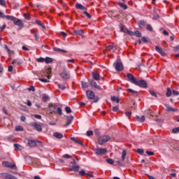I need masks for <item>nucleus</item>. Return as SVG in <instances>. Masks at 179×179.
Wrapping results in <instances>:
<instances>
[{
  "mask_svg": "<svg viewBox=\"0 0 179 179\" xmlns=\"http://www.w3.org/2000/svg\"><path fill=\"white\" fill-rule=\"evenodd\" d=\"M134 85L139 86V87H143V89H146V87H148V83H146L144 80H136L134 81Z\"/></svg>",
  "mask_w": 179,
  "mask_h": 179,
  "instance_id": "nucleus-4",
  "label": "nucleus"
},
{
  "mask_svg": "<svg viewBox=\"0 0 179 179\" xmlns=\"http://www.w3.org/2000/svg\"><path fill=\"white\" fill-rule=\"evenodd\" d=\"M20 119H21V121H22V122H24V121H26V117L24 115H22Z\"/></svg>",
  "mask_w": 179,
  "mask_h": 179,
  "instance_id": "nucleus-63",
  "label": "nucleus"
},
{
  "mask_svg": "<svg viewBox=\"0 0 179 179\" xmlns=\"http://www.w3.org/2000/svg\"><path fill=\"white\" fill-rule=\"evenodd\" d=\"M15 64H16V65L19 66L22 64V60H17V59L13 60L12 64L15 65Z\"/></svg>",
  "mask_w": 179,
  "mask_h": 179,
  "instance_id": "nucleus-32",
  "label": "nucleus"
},
{
  "mask_svg": "<svg viewBox=\"0 0 179 179\" xmlns=\"http://www.w3.org/2000/svg\"><path fill=\"white\" fill-rule=\"evenodd\" d=\"M173 134H179V127H175L172 129Z\"/></svg>",
  "mask_w": 179,
  "mask_h": 179,
  "instance_id": "nucleus-43",
  "label": "nucleus"
},
{
  "mask_svg": "<svg viewBox=\"0 0 179 179\" xmlns=\"http://www.w3.org/2000/svg\"><path fill=\"white\" fill-rule=\"evenodd\" d=\"M155 51L160 54V55L164 56L166 55V53L163 51V50L159 48V46H155Z\"/></svg>",
  "mask_w": 179,
  "mask_h": 179,
  "instance_id": "nucleus-18",
  "label": "nucleus"
},
{
  "mask_svg": "<svg viewBox=\"0 0 179 179\" xmlns=\"http://www.w3.org/2000/svg\"><path fill=\"white\" fill-rule=\"evenodd\" d=\"M146 24V22H145V20H140L138 22V26L140 27V29H143V27H145Z\"/></svg>",
  "mask_w": 179,
  "mask_h": 179,
  "instance_id": "nucleus-27",
  "label": "nucleus"
},
{
  "mask_svg": "<svg viewBox=\"0 0 179 179\" xmlns=\"http://www.w3.org/2000/svg\"><path fill=\"white\" fill-rule=\"evenodd\" d=\"M4 18L7 20H11V22H14V20H16V17L12 16V15H5Z\"/></svg>",
  "mask_w": 179,
  "mask_h": 179,
  "instance_id": "nucleus-25",
  "label": "nucleus"
},
{
  "mask_svg": "<svg viewBox=\"0 0 179 179\" xmlns=\"http://www.w3.org/2000/svg\"><path fill=\"white\" fill-rule=\"evenodd\" d=\"M58 87L61 89V90H65L66 89V87L65 85H62L60 84H58Z\"/></svg>",
  "mask_w": 179,
  "mask_h": 179,
  "instance_id": "nucleus-52",
  "label": "nucleus"
},
{
  "mask_svg": "<svg viewBox=\"0 0 179 179\" xmlns=\"http://www.w3.org/2000/svg\"><path fill=\"white\" fill-rule=\"evenodd\" d=\"M36 61H37V62H41V63L45 62V58L39 57V58L36 59Z\"/></svg>",
  "mask_w": 179,
  "mask_h": 179,
  "instance_id": "nucleus-38",
  "label": "nucleus"
},
{
  "mask_svg": "<svg viewBox=\"0 0 179 179\" xmlns=\"http://www.w3.org/2000/svg\"><path fill=\"white\" fill-rule=\"evenodd\" d=\"M74 33H75V34H77L78 36H82L83 34V30H78V31L75 30Z\"/></svg>",
  "mask_w": 179,
  "mask_h": 179,
  "instance_id": "nucleus-37",
  "label": "nucleus"
},
{
  "mask_svg": "<svg viewBox=\"0 0 179 179\" xmlns=\"http://www.w3.org/2000/svg\"><path fill=\"white\" fill-rule=\"evenodd\" d=\"M2 164L4 167H10V169H16V165L8 162V161H3L2 162Z\"/></svg>",
  "mask_w": 179,
  "mask_h": 179,
  "instance_id": "nucleus-12",
  "label": "nucleus"
},
{
  "mask_svg": "<svg viewBox=\"0 0 179 179\" xmlns=\"http://www.w3.org/2000/svg\"><path fill=\"white\" fill-rule=\"evenodd\" d=\"M14 148H15V150H22V149H23L22 145H20V144H17V143L14 144Z\"/></svg>",
  "mask_w": 179,
  "mask_h": 179,
  "instance_id": "nucleus-30",
  "label": "nucleus"
},
{
  "mask_svg": "<svg viewBox=\"0 0 179 179\" xmlns=\"http://www.w3.org/2000/svg\"><path fill=\"white\" fill-rule=\"evenodd\" d=\"M71 141H73L76 143H78V145H80V146H84L83 142L76 139V138H75V137L71 138Z\"/></svg>",
  "mask_w": 179,
  "mask_h": 179,
  "instance_id": "nucleus-24",
  "label": "nucleus"
},
{
  "mask_svg": "<svg viewBox=\"0 0 179 179\" xmlns=\"http://www.w3.org/2000/svg\"><path fill=\"white\" fill-rule=\"evenodd\" d=\"M95 155L97 156H104L107 153V148H96L94 150Z\"/></svg>",
  "mask_w": 179,
  "mask_h": 179,
  "instance_id": "nucleus-3",
  "label": "nucleus"
},
{
  "mask_svg": "<svg viewBox=\"0 0 179 179\" xmlns=\"http://www.w3.org/2000/svg\"><path fill=\"white\" fill-rule=\"evenodd\" d=\"M50 96H48V94H42V101H43L44 103H47V101H50Z\"/></svg>",
  "mask_w": 179,
  "mask_h": 179,
  "instance_id": "nucleus-17",
  "label": "nucleus"
},
{
  "mask_svg": "<svg viewBox=\"0 0 179 179\" xmlns=\"http://www.w3.org/2000/svg\"><path fill=\"white\" fill-rule=\"evenodd\" d=\"M54 59L51 57H46L45 58V64H51Z\"/></svg>",
  "mask_w": 179,
  "mask_h": 179,
  "instance_id": "nucleus-29",
  "label": "nucleus"
},
{
  "mask_svg": "<svg viewBox=\"0 0 179 179\" xmlns=\"http://www.w3.org/2000/svg\"><path fill=\"white\" fill-rule=\"evenodd\" d=\"M87 136H92L93 131H92V130L87 131Z\"/></svg>",
  "mask_w": 179,
  "mask_h": 179,
  "instance_id": "nucleus-54",
  "label": "nucleus"
},
{
  "mask_svg": "<svg viewBox=\"0 0 179 179\" xmlns=\"http://www.w3.org/2000/svg\"><path fill=\"white\" fill-rule=\"evenodd\" d=\"M146 153L148 154V156H153L155 155V152L152 151H146Z\"/></svg>",
  "mask_w": 179,
  "mask_h": 179,
  "instance_id": "nucleus-57",
  "label": "nucleus"
},
{
  "mask_svg": "<svg viewBox=\"0 0 179 179\" xmlns=\"http://www.w3.org/2000/svg\"><path fill=\"white\" fill-rule=\"evenodd\" d=\"M53 136H55V138H57V139H62V138H64V135H62V134L58 133V132L54 133Z\"/></svg>",
  "mask_w": 179,
  "mask_h": 179,
  "instance_id": "nucleus-22",
  "label": "nucleus"
},
{
  "mask_svg": "<svg viewBox=\"0 0 179 179\" xmlns=\"http://www.w3.org/2000/svg\"><path fill=\"white\" fill-rule=\"evenodd\" d=\"M72 121H73V116H68L66 123L64 124L65 128L69 127V125H71V124H72Z\"/></svg>",
  "mask_w": 179,
  "mask_h": 179,
  "instance_id": "nucleus-14",
  "label": "nucleus"
},
{
  "mask_svg": "<svg viewBox=\"0 0 179 179\" xmlns=\"http://www.w3.org/2000/svg\"><path fill=\"white\" fill-rule=\"evenodd\" d=\"M171 94H173V92H171V90L170 89V87L167 88V92L166 94V97H170L171 96Z\"/></svg>",
  "mask_w": 179,
  "mask_h": 179,
  "instance_id": "nucleus-31",
  "label": "nucleus"
},
{
  "mask_svg": "<svg viewBox=\"0 0 179 179\" xmlns=\"http://www.w3.org/2000/svg\"><path fill=\"white\" fill-rule=\"evenodd\" d=\"M31 125L38 132H41L43 131V128L41 127V125L40 124H38V123L33 122H31Z\"/></svg>",
  "mask_w": 179,
  "mask_h": 179,
  "instance_id": "nucleus-9",
  "label": "nucleus"
},
{
  "mask_svg": "<svg viewBox=\"0 0 179 179\" xmlns=\"http://www.w3.org/2000/svg\"><path fill=\"white\" fill-rule=\"evenodd\" d=\"M108 141H110V136H102L98 139L99 145H104V143H107Z\"/></svg>",
  "mask_w": 179,
  "mask_h": 179,
  "instance_id": "nucleus-5",
  "label": "nucleus"
},
{
  "mask_svg": "<svg viewBox=\"0 0 179 179\" xmlns=\"http://www.w3.org/2000/svg\"><path fill=\"white\" fill-rule=\"evenodd\" d=\"M37 143H41V141L36 140H28V145L29 148H36Z\"/></svg>",
  "mask_w": 179,
  "mask_h": 179,
  "instance_id": "nucleus-10",
  "label": "nucleus"
},
{
  "mask_svg": "<svg viewBox=\"0 0 179 179\" xmlns=\"http://www.w3.org/2000/svg\"><path fill=\"white\" fill-rule=\"evenodd\" d=\"M53 50L54 51H57V52H65V53L68 52V51L63 49H60L59 48H57V47H55Z\"/></svg>",
  "mask_w": 179,
  "mask_h": 179,
  "instance_id": "nucleus-28",
  "label": "nucleus"
},
{
  "mask_svg": "<svg viewBox=\"0 0 179 179\" xmlns=\"http://www.w3.org/2000/svg\"><path fill=\"white\" fill-rule=\"evenodd\" d=\"M82 84V87H83V89H87V87H89V83H86V82H81Z\"/></svg>",
  "mask_w": 179,
  "mask_h": 179,
  "instance_id": "nucleus-33",
  "label": "nucleus"
},
{
  "mask_svg": "<svg viewBox=\"0 0 179 179\" xmlns=\"http://www.w3.org/2000/svg\"><path fill=\"white\" fill-rule=\"evenodd\" d=\"M92 77L94 80H100V74L99 73H92Z\"/></svg>",
  "mask_w": 179,
  "mask_h": 179,
  "instance_id": "nucleus-23",
  "label": "nucleus"
},
{
  "mask_svg": "<svg viewBox=\"0 0 179 179\" xmlns=\"http://www.w3.org/2000/svg\"><path fill=\"white\" fill-rule=\"evenodd\" d=\"M38 80H40V82H42L43 83H48V82H50V80L46 78H39Z\"/></svg>",
  "mask_w": 179,
  "mask_h": 179,
  "instance_id": "nucleus-40",
  "label": "nucleus"
},
{
  "mask_svg": "<svg viewBox=\"0 0 179 179\" xmlns=\"http://www.w3.org/2000/svg\"><path fill=\"white\" fill-rule=\"evenodd\" d=\"M86 96L90 100H93L94 97H96V94H94V92L87 90L86 91Z\"/></svg>",
  "mask_w": 179,
  "mask_h": 179,
  "instance_id": "nucleus-11",
  "label": "nucleus"
},
{
  "mask_svg": "<svg viewBox=\"0 0 179 179\" xmlns=\"http://www.w3.org/2000/svg\"><path fill=\"white\" fill-rule=\"evenodd\" d=\"M76 9H80L81 10H87V8L85 6H83V5L79 3H77L76 4Z\"/></svg>",
  "mask_w": 179,
  "mask_h": 179,
  "instance_id": "nucleus-19",
  "label": "nucleus"
},
{
  "mask_svg": "<svg viewBox=\"0 0 179 179\" xmlns=\"http://www.w3.org/2000/svg\"><path fill=\"white\" fill-rule=\"evenodd\" d=\"M147 30H148V31H153V27H152V25L148 24L147 25Z\"/></svg>",
  "mask_w": 179,
  "mask_h": 179,
  "instance_id": "nucleus-50",
  "label": "nucleus"
},
{
  "mask_svg": "<svg viewBox=\"0 0 179 179\" xmlns=\"http://www.w3.org/2000/svg\"><path fill=\"white\" fill-rule=\"evenodd\" d=\"M60 77L62 78V79H71V73H69V70H68L66 66H63V71L60 73Z\"/></svg>",
  "mask_w": 179,
  "mask_h": 179,
  "instance_id": "nucleus-1",
  "label": "nucleus"
},
{
  "mask_svg": "<svg viewBox=\"0 0 179 179\" xmlns=\"http://www.w3.org/2000/svg\"><path fill=\"white\" fill-rule=\"evenodd\" d=\"M148 92L153 97H157V94H156L155 91L149 90Z\"/></svg>",
  "mask_w": 179,
  "mask_h": 179,
  "instance_id": "nucleus-44",
  "label": "nucleus"
},
{
  "mask_svg": "<svg viewBox=\"0 0 179 179\" xmlns=\"http://www.w3.org/2000/svg\"><path fill=\"white\" fill-rule=\"evenodd\" d=\"M36 24H38V26H41V27H43V29H45V26L43 25V24L41 23V21H40V20H36Z\"/></svg>",
  "mask_w": 179,
  "mask_h": 179,
  "instance_id": "nucleus-41",
  "label": "nucleus"
},
{
  "mask_svg": "<svg viewBox=\"0 0 179 179\" xmlns=\"http://www.w3.org/2000/svg\"><path fill=\"white\" fill-rule=\"evenodd\" d=\"M64 159H72V157L69 155V154H65L64 155L62 156Z\"/></svg>",
  "mask_w": 179,
  "mask_h": 179,
  "instance_id": "nucleus-51",
  "label": "nucleus"
},
{
  "mask_svg": "<svg viewBox=\"0 0 179 179\" xmlns=\"http://www.w3.org/2000/svg\"><path fill=\"white\" fill-rule=\"evenodd\" d=\"M112 101H115L116 103H120V98L117 96H111Z\"/></svg>",
  "mask_w": 179,
  "mask_h": 179,
  "instance_id": "nucleus-34",
  "label": "nucleus"
},
{
  "mask_svg": "<svg viewBox=\"0 0 179 179\" xmlns=\"http://www.w3.org/2000/svg\"><path fill=\"white\" fill-rule=\"evenodd\" d=\"M127 78L129 79V80H130V82H131V83H134V85H135V81L136 80V79H135V76H134V75L128 73Z\"/></svg>",
  "mask_w": 179,
  "mask_h": 179,
  "instance_id": "nucleus-15",
  "label": "nucleus"
},
{
  "mask_svg": "<svg viewBox=\"0 0 179 179\" xmlns=\"http://www.w3.org/2000/svg\"><path fill=\"white\" fill-rule=\"evenodd\" d=\"M172 94H173V96H179L178 91H176V90H174L172 91Z\"/></svg>",
  "mask_w": 179,
  "mask_h": 179,
  "instance_id": "nucleus-55",
  "label": "nucleus"
},
{
  "mask_svg": "<svg viewBox=\"0 0 179 179\" xmlns=\"http://www.w3.org/2000/svg\"><path fill=\"white\" fill-rule=\"evenodd\" d=\"M119 109L118 106H114L113 108V111H114V113H117V110Z\"/></svg>",
  "mask_w": 179,
  "mask_h": 179,
  "instance_id": "nucleus-62",
  "label": "nucleus"
},
{
  "mask_svg": "<svg viewBox=\"0 0 179 179\" xmlns=\"http://www.w3.org/2000/svg\"><path fill=\"white\" fill-rule=\"evenodd\" d=\"M13 24L15 25V26H23V22H22V20L16 18V20H14L13 21Z\"/></svg>",
  "mask_w": 179,
  "mask_h": 179,
  "instance_id": "nucleus-21",
  "label": "nucleus"
},
{
  "mask_svg": "<svg viewBox=\"0 0 179 179\" xmlns=\"http://www.w3.org/2000/svg\"><path fill=\"white\" fill-rule=\"evenodd\" d=\"M115 69L117 71V72H121V71L124 70V65L120 62H115L113 64Z\"/></svg>",
  "mask_w": 179,
  "mask_h": 179,
  "instance_id": "nucleus-6",
  "label": "nucleus"
},
{
  "mask_svg": "<svg viewBox=\"0 0 179 179\" xmlns=\"http://www.w3.org/2000/svg\"><path fill=\"white\" fill-rule=\"evenodd\" d=\"M65 111L67 114H71V113H72V110L71 109V108L69 106H66L65 108Z\"/></svg>",
  "mask_w": 179,
  "mask_h": 179,
  "instance_id": "nucleus-39",
  "label": "nucleus"
},
{
  "mask_svg": "<svg viewBox=\"0 0 179 179\" xmlns=\"http://www.w3.org/2000/svg\"><path fill=\"white\" fill-rule=\"evenodd\" d=\"M127 92H129L130 93H131L132 94H138L139 93L138 91H135L131 88H129L127 90Z\"/></svg>",
  "mask_w": 179,
  "mask_h": 179,
  "instance_id": "nucleus-35",
  "label": "nucleus"
},
{
  "mask_svg": "<svg viewBox=\"0 0 179 179\" xmlns=\"http://www.w3.org/2000/svg\"><path fill=\"white\" fill-rule=\"evenodd\" d=\"M48 108L50 111V114H52V113H57V107L52 104H49Z\"/></svg>",
  "mask_w": 179,
  "mask_h": 179,
  "instance_id": "nucleus-16",
  "label": "nucleus"
},
{
  "mask_svg": "<svg viewBox=\"0 0 179 179\" xmlns=\"http://www.w3.org/2000/svg\"><path fill=\"white\" fill-rule=\"evenodd\" d=\"M126 157H127V150H124L122 152V159L121 161H117V164L122 167V166H124V162L125 160Z\"/></svg>",
  "mask_w": 179,
  "mask_h": 179,
  "instance_id": "nucleus-7",
  "label": "nucleus"
},
{
  "mask_svg": "<svg viewBox=\"0 0 179 179\" xmlns=\"http://www.w3.org/2000/svg\"><path fill=\"white\" fill-rule=\"evenodd\" d=\"M90 86L93 90H102L101 87L100 85H97V83L94 80H92L90 83Z\"/></svg>",
  "mask_w": 179,
  "mask_h": 179,
  "instance_id": "nucleus-8",
  "label": "nucleus"
},
{
  "mask_svg": "<svg viewBox=\"0 0 179 179\" xmlns=\"http://www.w3.org/2000/svg\"><path fill=\"white\" fill-rule=\"evenodd\" d=\"M83 14L87 16V17H88V19H90L92 17V15H90L89 13H87V11H84Z\"/></svg>",
  "mask_w": 179,
  "mask_h": 179,
  "instance_id": "nucleus-53",
  "label": "nucleus"
},
{
  "mask_svg": "<svg viewBox=\"0 0 179 179\" xmlns=\"http://www.w3.org/2000/svg\"><path fill=\"white\" fill-rule=\"evenodd\" d=\"M125 114H126L127 117H131L132 115V113L129 111L125 112Z\"/></svg>",
  "mask_w": 179,
  "mask_h": 179,
  "instance_id": "nucleus-61",
  "label": "nucleus"
},
{
  "mask_svg": "<svg viewBox=\"0 0 179 179\" xmlns=\"http://www.w3.org/2000/svg\"><path fill=\"white\" fill-rule=\"evenodd\" d=\"M69 167L70 170H71V171H76V172L79 171L80 166L79 165H76V160L75 159H73V162H71L69 164Z\"/></svg>",
  "mask_w": 179,
  "mask_h": 179,
  "instance_id": "nucleus-2",
  "label": "nucleus"
},
{
  "mask_svg": "<svg viewBox=\"0 0 179 179\" xmlns=\"http://www.w3.org/2000/svg\"><path fill=\"white\" fill-rule=\"evenodd\" d=\"M106 162L108 164H114V160L113 159H106Z\"/></svg>",
  "mask_w": 179,
  "mask_h": 179,
  "instance_id": "nucleus-45",
  "label": "nucleus"
},
{
  "mask_svg": "<svg viewBox=\"0 0 179 179\" xmlns=\"http://www.w3.org/2000/svg\"><path fill=\"white\" fill-rule=\"evenodd\" d=\"M87 174V173H86V171H85L83 169L79 171V175L81 176H86Z\"/></svg>",
  "mask_w": 179,
  "mask_h": 179,
  "instance_id": "nucleus-42",
  "label": "nucleus"
},
{
  "mask_svg": "<svg viewBox=\"0 0 179 179\" xmlns=\"http://www.w3.org/2000/svg\"><path fill=\"white\" fill-rule=\"evenodd\" d=\"M0 5H1V6H5V5H6L5 0H0Z\"/></svg>",
  "mask_w": 179,
  "mask_h": 179,
  "instance_id": "nucleus-58",
  "label": "nucleus"
},
{
  "mask_svg": "<svg viewBox=\"0 0 179 179\" xmlns=\"http://www.w3.org/2000/svg\"><path fill=\"white\" fill-rule=\"evenodd\" d=\"M144 150H143V149H141V148H138L137 149V153H138V155H143V153H144Z\"/></svg>",
  "mask_w": 179,
  "mask_h": 179,
  "instance_id": "nucleus-47",
  "label": "nucleus"
},
{
  "mask_svg": "<svg viewBox=\"0 0 179 179\" xmlns=\"http://www.w3.org/2000/svg\"><path fill=\"white\" fill-rule=\"evenodd\" d=\"M136 120L138 122H145V120H146V117H145V115H143L141 117H140L138 115H136Z\"/></svg>",
  "mask_w": 179,
  "mask_h": 179,
  "instance_id": "nucleus-20",
  "label": "nucleus"
},
{
  "mask_svg": "<svg viewBox=\"0 0 179 179\" xmlns=\"http://www.w3.org/2000/svg\"><path fill=\"white\" fill-rule=\"evenodd\" d=\"M118 5L124 10H127L128 9V6L124 3H118Z\"/></svg>",
  "mask_w": 179,
  "mask_h": 179,
  "instance_id": "nucleus-26",
  "label": "nucleus"
},
{
  "mask_svg": "<svg viewBox=\"0 0 179 179\" xmlns=\"http://www.w3.org/2000/svg\"><path fill=\"white\" fill-rule=\"evenodd\" d=\"M134 34H136L137 37H142V33L140 31H136Z\"/></svg>",
  "mask_w": 179,
  "mask_h": 179,
  "instance_id": "nucleus-46",
  "label": "nucleus"
},
{
  "mask_svg": "<svg viewBox=\"0 0 179 179\" xmlns=\"http://www.w3.org/2000/svg\"><path fill=\"white\" fill-rule=\"evenodd\" d=\"M28 90H29V92H35L36 88L34 87V86H31L29 88H28Z\"/></svg>",
  "mask_w": 179,
  "mask_h": 179,
  "instance_id": "nucleus-56",
  "label": "nucleus"
},
{
  "mask_svg": "<svg viewBox=\"0 0 179 179\" xmlns=\"http://www.w3.org/2000/svg\"><path fill=\"white\" fill-rule=\"evenodd\" d=\"M15 131H23V127L22 126H17L15 128Z\"/></svg>",
  "mask_w": 179,
  "mask_h": 179,
  "instance_id": "nucleus-49",
  "label": "nucleus"
},
{
  "mask_svg": "<svg viewBox=\"0 0 179 179\" xmlns=\"http://www.w3.org/2000/svg\"><path fill=\"white\" fill-rule=\"evenodd\" d=\"M6 179H17V178L10 174H8L7 176H6Z\"/></svg>",
  "mask_w": 179,
  "mask_h": 179,
  "instance_id": "nucleus-36",
  "label": "nucleus"
},
{
  "mask_svg": "<svg viewBox=\"0 0 179 179\" xmlns=\"http://www.w3.org/2000/svg\"><path fill=\"white\" fill-rule=\"evenodd\" d=\"M164 106L166 107V111H168V112L172 111L173 113H176V111H177V108H173L169 106L167 103H164Z\"/></svg>",
  "mask_w": 179,
  "mask_h": 179,
  "instance_id": "nucleus-13",
  "label": "nucleus"
},
{
  "mask_svg": "<svg viewBox=\"0 0 179 179\" xmlns=\"http://www.w3.org/2000/svg\"><path fill=\"white\" fill-rule=\"evenodd\" d=\"M34 36L36 40H38L40 38V34H38V33H37V32Z\"/></svg>",
  "mask_w": 179,
  "mask_h": 179,
  "instance_id": "nucleus-59",
  "label": "nucleus"
},
{
  "mask_svg": "<svg viewBox=\"0 0 179 179\" xmlns=\"http://www.w3.org/2000/svg\"><path fill=\"white\" fill-rule=\"evenodd\" d=\"M141 40L143 43H148V38L146 36H143Z\"/></svg>",
  "mask_w": 179,
  "mask_h": 179,
  "instance_id": "nucleus-60",
  "label": "nucleus"
},
{
  "mask_svg": "<svg viewBox=\"0 0 179 179\" xmlns=\"http://www.w3.org/2000/svg\"><path fill=\"white\" fill-rule=\"evenodd\" d=\"M56 113H57L59 114V115H62V109L61 108H57V109L56 110Z\"/></svg>",
  "mask_w": 179,
  "mask_h": 179,
  "instance_id": "nucleus-48",
  "label": "nucleus"
},
{
  "mask_svg": "<svg viewBox=\"0 0 179 179\" xmlns=\"http://www.w3.org/2000/svg\"><path fill=\"white\" fill-rule=\"evenodd\" d=\"M8 70V72H12V71H13V66H9Z\"/></svg>",
  "mask_w": 179,
  "mask_h": 179,
  "instance_id": "nucleus-64",
  "label": "nucleus"
}]
</instances>
